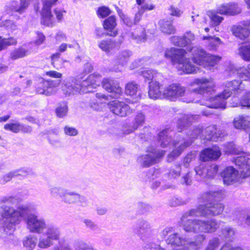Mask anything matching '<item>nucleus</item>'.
Returning <instances> with one entry per match:
<instances>
[{
    "instance_id": "de8ad7c7",
    "label": "nucleus",
    "mask_w": 250,
    "mask_h": 250,
    "mask_svg": "<svg viewBox=\"0 0 250 250\" xmlns=\"http://www.w3.org/2000/svg\"><path fill=\"white\" fill-rule=\"evenodd\" d=\"M216 126L215 125H211L207 127L204 131L205 138L208 140L213 139L214 135L216 133Z\"/></svg>"
},
{
    "instance_id": "4d7b16f0",
    "label": "nucleus",
    "mask_w": 250,
    "mask_h": 250,
    "mask_svg": "<svg viewBox=\"0 0 250 250\" xmlns=\"http://www.w3.org/2000/svg\"><path fill=\"white\" fill-rule=\"evenodd\" d=\"M238 104L242 106L250 107V91L246 92L241 97Z\"/></svg>"
},
{
    "instance_id": "0e129e2a",
    "label": "nucleus",
    "mask_w": 250,
    "mask_h": 250,
    "mask_svg": "<svg viewBox=\"0 0 250 250\" xmlns=\"http://www.w3.org/2000/svg\"><path fill=\"white\" fill-rule=\"evenodd\" d=\"M185 42V46L189 45L195 40V37L191 32H187L183 37Z\"/></svg>"
},
{
    "instance_id": "5701e85b",
    "label": "nucleus",
    "mask_w": 250,
    "mask_h": 250,
    "mask_svg": "<svg viewBox=\"0 0 250 250\" xmlns=\"http://www.w3.org/2000/svg\"><path fill=\"white\" fill-rule=\"evenodd\" d=\"M166 242L167 244L173 247L188 245V243H189L188 239L181 236L177 232L170 234L166 239Z\"/></svg>"
},
{
    "instance_id": "393cba45",
    "label": "nucleus",
    "mask_w": 250,
    "mask_h": 250,
    "mask_svg": "<svg viewBox=\"0 0 250 250\" xmlns=\"http://www.w3.org/2000/svg\"><path fill=\"white\" fill-rule=\"evenodd\" d=\"M123 37H120L118 41L111 40H103L99 43V47L104 51L108 52L111 50L118 48L123 42Z\"/></svg>"
},
{
    "instance_id": "c9c22d12",
    "label": "nucleus",
    "mask_w": 250,
    "mask_h": 250,
    "mask_svg": "<svg viewBox=\"0 0 250 250\" xmlns=\"http://www.w3.org/2000/svg\"><path fill=\"white\" fill-rule=\"evenodd\" d=\"M238 55L244 61L250 62V43L241 45L238 49Z\"/></svg>"
},
{
    "instance_id": "bb28decb",
    "label": "nucleus",
    "mask_w": 250,
    "mask_h": 250,
    "mask_svg": "<svg viewBox=\"0 0 250 250\" xmlns=\"http://www.w3.org/2000/svg\"><path fill=\"white\" fill-rule=\"evenodd\" d=\"M116 25V19L114 16H110L104 21V27L108 31V35L114 37L118 34V31L115 29Z\"/></svg>"
},
{
    "instance_id": "680f3d73",
    "label": "nucleus",
    "mask_w": 250,
    "mask_h": 250,
    "mask_svg": "<svg viewBox=\"0 0 250 250\" xmlns=\"http://www.w3.org/2000/svg\"><path fill=\"white\" fill-rule=\"evenodd\" d=\"M224 151L226 153L239 154V151L237 149L236 146L232 143H229L225 145Z\"/></svg>"
},
{
    "instance_id": "6e6552de",
    "label": "nucleus",
    "mask_w": 250,
    "mask_h": 250,
    "mask_svg": "<svg viewBox=\"0 0 250 250\" xmlns=\"http://www.w3.org/2000/svg\"><path fill=\"white\" fill-rule=\"evenodd\" d=\"M165 153L163 150L147 152V153L138 156L137 162L143 167H148L157 163L159 161V159L164 155Z\"/></svg>"
},
{
    "instance_id": "7c9ffc66",
    "label": "nucleus",
    "mask_w": 250,
    "mask_h": 250,
    "mask_svg": "<svg viewBox=\"0 0 250 250\" xmlns=\"http://www.w3.org/2000/svg\"><path fill=\"white\" fill-rule=\"evenodd\" d=\"M233 125L237 129H246L250 127V117L240 116L234 120Z\"/></svg>"
},
{
    "instance_id": "3c124183",
    "label": "nucleus",
    "mask_w": 250,
    "mask_h": 250,
    "mask_svg": "<svg viewBox=\"0 0 250 250\" xmlns=\"http://www.w3.org/2000/svg\"><path fill=\"white\" fill-rule=\"evenodd\" d=\"M60 80H45L43 81V86H46L48 89H50L51 91V95L54 93V91L52 89L59 86L60 83Z\"/></svg>"
},
{
    "instance_id": "5fc2aeb1",
    "label": "nucleus",
    "mask_w": 250,
    "mask_h": 250,
    "mask_svg": "<svg viewBox=\"0 0 250 250\" xmlns=\"http://www.w3.org/2000/svg\"><path fill=\"white\" fill-rule=\"evenodd\" d=\"M228 11L231 13L228 14V16H234L237 15L241 12V9L237 4L234 3H228Z\"/></svg>"
},
{
    "instance_id": "2f4dec72",
    "label": "nucleus",
    "mask_w": 250,
    "mask_h": 250,
    "mask_svg": "<svg viewBox=\"0 0 250 250\" xmlns=\"http://www.w3.org/2000/svg\"><path fill=\"white\" fill-rule=\"evenodd\" d=\"M184 61L181 63H178V68L181 69L186 73H194L197 72L196 67L189 62V58L183 57Z\"/></svg>"
},
{
    "instance_id": "b1692460",
    "label": "nucleus",
    "mask_w": 250,
    "mask_h": 250,
    "mask_svg": "<svg viewBox=\"0 0 250 250\" xmlns=\"http://www.w3.org/2000/svg\"><path fill=\"white\" fill-rule=\"evenodd\" d=\"M197 116H193L190 114L183 115L177 121V128L178 131L181 132L186 129L194 121L197 119Z\"/></svg>"
},
{
    "instance_id": "13d9d810",
    "label": "nucleus",
    "mask_w": 250,
    "mask_h": 250,
    "mask_svg": "<svg viewBox=\"0 0 250 250\" xmlns=\"http://www.w3.org/2000/svg\"><path fill=\"white\" fill-rule=\"evenodd\" d=\"M203 132L202 128L200 126H194L188 131L187 134L190 139L196 138L201 133Z\"/></svg>"
},
{
    "instance_id": "c756f323",
    "label": "nucleus",
    "mask_w": 250,
    "mask_h": 250,
    "mask_svg": "<svg viewBox=\"0 0 250 250\" xmlns=\"http://www.w3.org/2000/svg\"><path fill=\"white\" fill-rule=\"evenodd\" d=\"M226 99H224L222 97V93L218 97H216L214 98H210L209 99V100L210 101L211 103L210 104L206 103V105L210 108H221L224 109L225 108L226 105V102L225 101Z\"/></svg>"
},
{
    "instance_id": "09e8293b",
    "label": "nucleus",
    "mask_w": 250,
    "mask_h": 250,
    "mask_svg": "<svg viewBox=\"0 0 250 250\" xmlns=\"http://www.w3.org/2000/svg\"><path fill=\"white\" fill-rule=\"evenodd\" d=\"M44 80L39 83L36 87V92L40 94L45 95V96H50L51 95L52 91L50 89H48L46 86L42 85L43 83Z\"/></svg>"
},
{
    "instance_id": "9b49d317",
    "label": "nucleus",
    "mask_w": 250,
    "mask_h": 250,
    "mask_svg": "<svg viewBox=\"0 0 250 250\" xmlns=\"http://www.w3.org/2000/svg\"><path fill=\"white\" fill-rule=\"evenodd\" d=\"M186 88L178 84H172L164 90L165 97L175 101L180 97L184 96Z\"/></svg>"
},
{
    "instance_id": "2eb2a0df",
    "label": "nucleus",
    "mask_w": 250,
    "mask_h": 250,
    "mask_svg": "<svg viewBox=\"0 0 250 250\" xmlns=\"http://www.w3.org/2000/svg\"><path fill=\"white\" fill-rule=\"evenodd\" d=\"M221 176L224 184L230 185L238 180V171L232 167H228L221 172Z\"/></svg>"
},
{
    "instance_id": "f257e3e1",
    "label": "nucleus",
    "mask_w": 250,
    "mask_h": 250,
    "mask_svg": "<svg viewBox=\"0 0 250 250\" xmlns=\"http://www.w3.org/2000/svg\"><path fill=\"white\" fill-rule=\"evenodd\" d=\"M102 83L103 88L110 93V95H105L100 93H97L96 97L99 100L100 103H102L109 101L110 98H117L122 93V89L120 86L119 83L115 80L104 78L102 81V76L99 74L94 73L90 75L86 80L83 81L81 86L95 88Z\"/></svg>"
},
{
    "instance_id": "4468645a",
    "label": "nucleus",
    "mask_w": 250,
    "mask_h": 250,
    "mask_svg": "<svg viewBox=\"0 0 250 250\" xmlns=\"http://www.w3.org/2000/svg\"><path fill=\"white\" fill-rule=\"evenodd\" d=\"M187 53L184 49H179L174 47L167 48L165 53V57L169 59L173 63H181L184 61L183 57Z\"/></svg>"
},
{
    "instance_id": "72a5a7b5",
    "label": "nucleus",
    "mask_w": 250,
    "mask_h": 250,
    "mask_svg": "<svg viewBox=\"0 0 250 250\" xmlns=\"http://www.w3.org/2000/svg\"><path fill=\"white\" fill-rule=\"evenodd\" d=\"M28 54V50L25 47L24 45H22L11 51L10 53V58L12 60H15L23 58Z\"/></svg>"
},
{
    "instance_id": "79ce46f5",
    "label": "nucleus",
    "mask_w": 250,
    "mask_h": 250,
    "mask_svg": "<svg viewBox=\"0 0 250 250\" xmlns=\"http://www.w3.org/2000/svg\"><path fill=\"white\" fill-rule=\"evenodd\" d=\"M68 111L67 103L62 102L59 104V106L56 109V113L58 117L62 118L65 116Z\"/></svg>"
},
{
    "instance_id": "473e14b6",
    "label": "nucleus",
    "mask_w": 250,
    "mask_h": 250,
    "mask_svg": "<svg viewBox=\"0 0 250 250\" xmlns=\"http://www.w3.org/2000/svg\"><path fill=\"white\" fill-rule=\"evenodd\" d=\"M41 22L47 26H53L54 21L50 10L42 8Z\"/></svg>"
},
{
    "instance_id": "774afa93",
    "label": "nucleus",
    "mask_w": 250,
    "mask_h": 250,
    "mask_svg": "<svg viewBox=\"0 0 250 250\" xmlns=\"http://www.w3.org/2000/svg\"><path fill=\"white\" fill-rule=\"evenodd\" d=\"M64 132L66 135L70 136H76L78 133V130L75 128L68 125L64 127Z\"/></svg>"
},
{
    "instance_id": "ea45409f",
    "label": "nucleus",
    "mask_w": 250,
    "mask_h": 250,
    "mask_svg": "<svg viewBox=\"0 0 250 250\" xmlns=\"http://www.w3.org/2000/svg\"><path fill=\"white\" fill-rule=\"evenodd\" d=\"M206 179L213 178L218 171V167L217 165L213 164L206 167Z\"/></svg>"
},
{
    "instance_id": "f3484780",
    "label": "nucleus",
    "mask_w": 250,
    "mask_h": 250,
    "mask_svg": "<svg viewBox=\"0 0 250 250\" xmlns=\"http://www.w3.org/2000/svg\"><path fill=\"white\" fill-rule=\"evenodd\" d=\"M162 85L156 81L152 80L149 83V90L148 94L149 97L153 100L162 98L165 97L164 91L162 92L161 87Z\"/></svg>"
},
{
    "instance_id": "4c0bfd02",
    "label": "nucleus",
    "mask_w": 250,
    "mask_h": 250,
    "mask_svg": "<svg viewBox=\"0 0 250 250\" xmlns=\"http://www.w3.org/2000/svg\"><path fill=\"white\" fill-rule=\"evenodd\" d=\"M66 189L61 187L51 186L49 190L52 197L54 198L59 197L62 200Z\"/></svg>"
},
{
    "instance_id": "c03bdc74",
    "label": "nucleus",
    "mask_w": 250,
    "mask_h": 250,
    "mask_svg": "<svg viewBox=\"0 0 250 250\" xmlns=\"http://www.w3.org/2000/svg\"><path fill=\"white\" fill-rule=\"evenodd\" d=\"M221 57L218 56H214L209 54H207L205 62H207L204 67L209 66L213 67L216 64L221 60Z\"/></svg>"
},
{
    "instance_id": "a18cd8bd",
    "label": "nucleus",
    "mask_w": 250,
    "mask_h": 250,
    "mask_svg": "<svg viewBox=\"0 0 250 250\" xmlns=\"http://www.w3.org/2000/svg\"><path fill=\"white\" fill-rule=\"evenodd\" d=\"M36 239L31 235L28 236L23 241L24 247L26 250H32L36 246Z\"/></svg>"
},
{
    "instance_id": "e2e57ef3",
    "label": "nucleus",
    "mask_w": 250,
    "mask_h": 250,
    "mask_svg": "<svg viewBox=\"0 0 250 250\" xmlns=\"http://www.w3.org/2000/svg\"><path fill=\"white\" fill-rule=\"evenodd\" d=\"M170 42L175 45L184 47L185 46L184 40L183 37L179 36H172L169 38Z\"/></svg>"
},
{
    "instance_id": "ddd939ff",
    "label": "nucleus",
    "mask_w": 250,
    "mask_h": 250,
    "mask_svg": "<svg viewBox=\"0 0 250 250\" xmlns=\"http://www.w3.org/2000/svg\"><path fill=\"white\" fill-rule=\"evenodd\" d=\"M134 231L143 240L151 237L153 234V229L150 224L144 220L139 221Z\"/></svg>"
},
{
    "instance_id": "58836bf2",
    "label": "nucleus",
    "mask_w": 250,
    "mask_h": 250,
    "mask_svg": "<svg viewBox=\"0 0 250 250\" xmlns=\"http://www.w3.org/2000/svg\"><path fill=\"white\" fill-rule=\"evenodd\" d=\"M139 89V85L135 82H130L127 83L125 86V93L129 96L136 94Z\"/></svg>"
},
{
    "instance_id": "a878e982",
    "label": "nucleus",
    "mask_w": 250,
    "mask_h": 250,
    "mask_svg": "<svg viewBox=\"0 0 250 250\" xmlns=\"http://www.w3.org/2000/svg\"><path fill=\"white\" fill-rule=\"evenodd\" d=\"M250 25L249 21L244 24V27L241 25H233L231 28L233 34L241 40H244L250 34V30L247 27Z\"/></svg>"
},
{
    "instance_id": "39448f33",
    "label": "nucleus",
    "mask_w": 250,
    "mask_h": 250,
    "mask_svg": "<svg viewBox=\"0 0 250 250\" xmlns=\"http://www.w3.org/2000/svg\"><path fill=\"white\" fill-rule=\"evenodd\" d=\"M224 209V205L221 203H209L205 205H199L197 208L192 209L190 213L193 215L208 217L221 214Z\"/></svg>"
},
{
    "instance_id": "dca6fc26",
    "label": "nucleus",
    "mask_w": 250,
    "mask_h": 250,
    "mask_svg": "<svg viewBox=\"0 0 250 250\" xmlns=\"http://www.w3.org/2000/svg\"><path fill=\"white\" fill-rule=\"evenodd\" d=\"M188 50L192 52V59L195 63L203 67L206 65L207 53L204 50L200 47H194L189 48Z\"/></svg>"
},
{
    "instance_id": "c85d7f7f",
    "label": "nucleus",
    "mask_w": 250,
    "mask_h": 250,
    "mask_svg": "<svg viewBox=\"0 0 250 250\" xmlns=\"http://www.w3.org/2000/svg\"><path fill=\"white\" fill-rule=\"evenodd\" d=\"M160 29L162 32L167 35L174 34L176 29L170 21L161 20L159 22Z\"/></svg>"
},
{
    "instance_id": "aec40b11",
    "label": "nucleus",
    "mask_w": 250,
    "mask_h": 250,
    "mask_svg": "<svg viewBox=\"0 0 250 250\" xmlns=\"http://www.w3.org/2000/svg\"><path fill=\"white\" fill-rule=\"evenodd\" d=\"M192 142V140L188 141L182 137H180L178 141H174L172 143L173 145L176 146L179 145V146L169 154L168 161H170V157H171L176 158L179 156L186 148L191 145Z\"/></svg>"
},
{
    "instance_id": "cd10ccee",
    "label": "nucleus",
    "mask_w": 250,
    "mask_h": 250,
    "mask_svg": "<svg viewBox=\"0 0 250 250\" xmlns=\"http://www.w3.org/2000/svg\"><path fill=\"white\" fill-rule=\"evenodd\" d=\"M83 198V197L78 193L75 191H70L66 189L62 201L64 203L72 204L78 202Z\"/></svg>"
},
{
    "instance_id": "8fccbe9b",
    "label": "nucleus",
    "mask_w": 250,
    "mask_h": 250,
    "mask_svg": "<svg viewBox=\"0 0 250 250\" xmlns=\"http://www.w3.org/2000/svg\"><path fill=\"white\" fill-rule=\"evenodd\" d=\"M217 13L216 11H209L208 13V16L215 25H219L224 19L223 17L217 15Z\"/></svg>"
},
{
    "instance_id": "bf43d9fd",
    "label": "nucleus",
    "mask_w": 250,
    "mask_h": 250,
    "mask_svg": "<svg viewBox=\"0 0 250 250\" xmlns=\"http://www.w3.org/2000/svg\"><path fill=\"white\" fill-rule=\"evenodd\" d=\"M5 48L8 46H15L18 44L17 39L13 37L2 36Z\"/></svg>"
},
{
    "instance_id": "0eeeda50",
    "label": "nucleus",
    "mask_w": 250,
    "mask_h": 250,
    "mask_svg": "<svg viewBox=\"0 0 250 250\" xmlns=\"http://www.w3.org/2000/svg\"><path fill=\"white\" fill-rule=\"evenodd\" d=\"M26 224L27 228L32 233H42L47 228L45 219L34 214H31L27 216Z\"/></svg>"
},
{
    "instance_id": "1a4fd4ad",
    "label": "nucleus",
    "mask_w": 250,
    "mask_h": 250,
    "mask_svg": "<svg viewBox=\"0 0 250 250\" xmlns=\"http://www.w3.org/2000/svg\"><path fill=\"white\" fill-rule=\"evenodd\" d=\"M80 85L78 80L73 77H69L64 80L61 86V90L65 97L74 95L79 92Z\"/></svg>"
},
{
    "instance_id": "9d476101",
    "label": "nucleus",
    "mask_w": 250,
    "mask_h": 250,
    "mask_svg": "<svg viewBox=\"0 0 250 250\" xmlns=\"http://www.w3.org/2000/svg\"><path fill=\"white\" fill-rule=\"evenodd\" d=\"M108 107L112 112L120 117L128 116L134 111L128 104L119 101L110 102L108 104Z\"/></svg>"
},
{
    "instance_id": "338daca9",
    "label": "nucleus",
    "mask_w": 250,
    "mask_h": 250,
    "mask_svg": "<svg viewBox=\"0 0 250 250\" xmlns=\"http://www.w3.org/2000/svg\"><path fill=\"white\" fill-rule=\"evenodd\" d=\"M222 233L227 239L229 240L232 238L233 236L234 235V230L231 228L226 227L223 229Z\"/></svg>"
},
{
    "instance_id": "f704fd0d",
    "label": "nucleus",
    "mask_w": 250,
    "mask_h": 250,
    "mask_svg": "<svg viewBox=\"0 0 250 250\" xmlns=\"http://www.w3.org/2000/svg\"><path fill=\"white\" fill-rule=\"evenodd\" d=\"M158 142L162 147H166L170 144L171 139L168 129L161 131L158 134Z\"/></svg>"
},
{
    "instance_id": "f03ea898",
    "label": "nucleus",
    "mask_w": 250,
    "mask_h": 250,
    "mask_svg": "<svg viewBox=\"0 0 250 250\" xmlns=\"http://www.w3.org/2000/svg\"><path fill=\"white\" fill-rule=\"evenodd\" d=\"M229 75L230 77L237 76L241 80L234 79L224 83L225 89L222 92V97L224 99H228L232 93L236 96L239 95L245 90V85L242 81H250V64L247 68L231 66Z\"/></svg>"
},
{
    "instance_id": "7ed1b4c3",
    "label": "nucleus",
    "mask_w": 250,
    "mask_h": 250,
    "mask_svg": "<svg viewBox=\"0 0 250 250\" xmlns=\"http://www.w3.org/2000/svg\"><path fill=\"white\" fill-rule=\"evenodd\" d=\"M29 207L27 205H21L17 208L11 206L3 205L0 207V215L4 219L3 229L9 235L15 230L16 226L19 224L22 218L27 216Z\"/></svg>"
},
{
    "instance_id": "a19ab883",
    "label": "nucleus",
    "mask_w": 250,
    "mask_h": 250,
    "mask_svg": "<svg viewBox=\"0 0 250 250\" xmlns=\"http://www.w3.org/2000/svg\"><path fill=\"white\" fill-rule=\"evenodd\" d=\"M130 55L131 53L129 51H121L117 56V63L123 66L127 62Z\"/></svg>"
},
{
    "instance_id": "69168bd1",
    "label": "nucleus",
    "mask_w": 250,
    "mask_h": 250,
    "mask_svg": "<svg viewBox=\"0 0 250 250\" xmlns=\"http://www.w3.org/2000/svg\"><path fill=\"white\" fill-rule=\"evenodd\" d=\"M206 167L204 164H202L195 168L196 175H199L204 179H206V170H205Z\"/></svg>"
},
{
    "instance_id": "4be33fe9",
    "label": "nucleus",
    "mask_w": 250,
    "mask_h": 250,
    "mask_svg": "<svg viewBox=\"0 0 250 250\" xmlns=\"http://www.w3.org/2000/svg\"><path fill=\"white\" fill-rule=\"evenodd\" d=\"M221 154V150L218 147L207 148L201 152L200 159L205 162L210 160H215L218 159Z\"/></svg>"
},
{
    "instance_id": "49530a36",
    "label": "nucleus",
    "mask_w": 250,
    "mask_h": 250,
    "mask_svg": "<svg viewBox=\"0 0 250 250\" xmlns=\"http://www.w3.org/2000/svg\"><path fill=\"white\" fill-rule=\"evenodd\" d=\"M21 199L17 196H6L0 199V204L8 203L16 204L21 201Z\"/></svg>"
},
{
    "instance_id": "f8f14e48",
    "label": "nucleus",
    "mask_w": 250,
    "mask_h": 250,
    "mask_svg": "<svg viewBox=\"0 0 250 250\" xmlns=\"http://www.w3.org/2000/svg\"><path fill=\"white\" fill-rule=\"evenodd\" d=\"M194 84H197L199 87L193 90V92L200 94L210 91L214 86V83L211 79H197L194 80L191 84V85Z\"/></svg>"
},
{
    "instance_id": "e433bc0d",
    "label": "nucleus",
    "mask_w": 250,
    "mask_h": 250,
    "mask_svg": "<svg viewBox=\"0 0 250 250\" xmlns=\"http://www.w3.org/2000/svg\"><path fill=\"white\" fill-rule=\"evenodd\" d=\"M145 121V115L144 113L140 112L135 116L131 125L132 131L137 129L143 125Z\"/></svg>"
},
{
    "instance_id": "6ab92c4d",
    "label": "nucleus",
    "mask_w": 250,
    "mask_h": 250,
    "mask_svg": "<svg viewBox=\"0 0 250 250\" xmlns=\"http://www.w3.org/2000/svg\"><path fill=\"white\" fill-rule=\"evenodd\" d=\"M17 22L11 20L0 21V33L2 36H9L11 33L18 29Z\"/></svg>"
},
{
    "instance_id": "864d4df0",
    "label": "nucleus",
    "mask_w": 250,
    "mask_h": 250,
    "mask_svg": "<svg viewBox=\"0 0 250 250\" xmlns=\"http://www.w3.org/2000/svg\"><path fill=\"white\" fill-rule=\"evenodd\" d=\"M220 243V240L218 238L213 237L209 240L207 249L208 250H216L219 247Z\"/></svg>"
},
{
    "instance_id": "052dcab7",
    "label": "nucleus",
    "mask_w": 250,
    "mask_h": 250,
    "mask_svg": "<svg viewBox=\"0 0 250 250\" xmlns=\"http://www.w3.org/2000/svg\"><path fill=\"white\" fill-rule=\"evenodd\" d=\"M145 33L143 29H142L139 34L136 30L132 34V39L137 40L138 42H144L145 40Z\"/></svg>"
},
{
    "instance_id": "20e7f679",
    "label": "nucleus",
    "mask_w": 250,
    "mask_h": 250,
    "mask_svg": "<svg viewBox=\"0 0 250 250\" xmlns=\"http://www.w3.org/2000/svg\"><path fill=\"white\" fill-rule=\"evenodd\" d=\"M191 210L192 209H190L185 213L181 219L180 225L185 231L211 233L216 231L219 228L220 223L215 219L207 221L198 219H188L189 216H199L190 214Z\"/></svg>"
},
{
    "instance_id": "6e6d98bb",
    "label": "nucleus",
    "mask_w": 250,
    "mask_h": 250,
    "mask_svg": "<svg viewBox=\"0 0 250 250\" xmlns=\"http://www.w3.org/2000/svg\"><path fill=\"white\" fill-rule=\"evenodd\" d=\"M181 166L179 164H176L172 167L168 173V176L170 178H176L179 176L181 174Z\"/></svg>"
},
{
    "instance_id": "37998d69",
    "label": "nucleus",
    "mask_w": 250,
    "mask_h": 250,
    "mask_svg": "<svg viewBox=\"0 0 250 250\" xmlns=\"http://www.w3.org/2000/svg\"><path fill=\"white\" fill-rule=\"evenodd\" d=\"M30 0H21V5L19 6L16 2L12 3V10L19 13H22L27 7L29 4Z\"/></svg>"
},
{
    "instance_id": "a211bd4d",
    "label": "nucleus",
    "mask_w": 250,
    "mask_h": 250,
    "mask_svg": "<svg viewBox=\"0 0 250 250\" xmlns=\"http://www.w3.org/2000/svg\"><path fill=\"white\" fill-rule=\"evenodd\" d=\"M234 163L242 170L240 171L244 177L250 176V159L245 156H238L234 159Z\"/></svg>"
},
{
    "instance_id": "412c9836",
    "label": "nucleus",
    "mask_w": 250,
    "mask_h": 250,
    "mask_svg": "<svg viewBox=\"0 0 250 250\" xmlns=\"http://www.w3.org/2000/svg\"><path fill=\"white\" fill-rule=\"evenodd\" d=\"M29 173L27 169L24 168H20L11 171L0 177V184L5 185L7 182L10 181L13 177L21 176H25Z\"/></svg>"
},
{
    "instance_id": "603ef678",
    "label": "nucleus",
    "mask_w": 250,
    "mask_h": 250,
    "mask_svg": "<svg viewBox=\"0 0 250 250\" xmlns=\"http://www.w3.org/2000/svg\"><path fill=\"white\" fill-rule=\"evenodd\" d=\"M4 128L6 130H10L14 133H18L20 130H22L23 126L19 124H7L5 125Z\"/></svg>"
},
{
    "instance_id": "423d86ee",
    "label": "nucleus",
    "mask_w": 250,
    "mask_h": 250,
    "mask_svg": "<svg viewBox=\"0 0 250 250\" xmlns=\"http://www.w3.org/2000/svg\"><path fill=\"white\" fill-rule=\"evenodd\" d=\"M46 229L45 237H41L39 240L38 247L42 249H47L54 244V241L60 239L61 231L60 229L54 225H50Z\"/></svg>"
}]
</instances>
